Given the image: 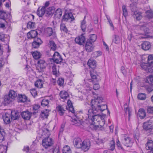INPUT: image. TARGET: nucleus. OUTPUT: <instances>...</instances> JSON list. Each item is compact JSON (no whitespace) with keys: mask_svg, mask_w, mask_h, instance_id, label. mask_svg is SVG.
<instances>
[{"mask_svg":"<svg viewBox=\"0 0 153 153\" xmlns=\"http://www.w3.org/2000/svg\"><path fill=\"white\" fill-rule=\"evenodd\" d=\"M100 87L99 84H94L93 86V89L95 90H98Z\"/></svg>","mask_w":153,"mask_h":153,"instance_id":"obj_64","label":"nucleus"},{"mask_svg":"<svg viewBox=\"0 0 153 153\" xmlns=\"http://www.w3.org/2000/svg\"><path fill=\"white\" fill-rule=\"evenodd\" d=\"M56 110L58 112L59 114L61 116L63 115L65 111L63 106L59 105H58L57 106Z\"/></svg>","mask_w":153,"mask_h":153,"instance_id":"obj_29","label":"nucleus"},{"mask_svg":"<svg viewBox=\"0 0 153 153\" xmlns=\"http://www.w3.org/2000/svg\"><path fill=\"white\" fill-rule=\"evenodd\" d=\"M32 113L28 111H26L22 112L21 113L22 117L26 120H29L31 116Z\"/></svg>","mask_w":153,"mask_h":153,"instance_id":"obj_19","label":"nucleus"},{"mask_svg":"<svg viewBox=\"0 0 153 153\" xmlns=\"http://www.w3.org/2000/svg\"><path fill=\"white\" fill-rule=\"evenodd\" d=\"M97 39V36L96 34H92L90 35V40L91 43L93 42H95Z\"/></svg>","mask_w":153,"mask_h":153,"instance_id":"obj_48","label":"nucleus"},{"mask_svg":"<svg viewBox=\"0 0 153 153\" xmlns=\"http://www.w3.org/2000/svg\"><path fill=\"white\" fill-rule=\"evenodd\" d=\"M32 55L33 58L35 59H38L40 57V53L37 51H35L33 52Z\"/></svg>","mask_w":153,"mask_h":153,"instance_id":"obj_43","label":"nucleus"},{"mask_svg":"<svg viewBox=\"0 0 153 153\" xmlns=\"http://www.w3.org/2000/svg\"><path fill=\"white\" fill-rule=\"evenodd\" d=\"M110 150L113 151L114 150L115 147V142L114 140H112L109 143Z\"/></svg>","mask_w":153,"mask_h":153,"instance_id":"obj_49","label":"nucleus"},{"mask_svg":"<svg viewBox=\"0 0 153 153\" xmlns=\"http://www.w3.org/2000/svg\"><path fill=\"white\" fill-rule=\"evenodd\" d=\"M37 32L35 30L30 31L27 33V36L28 38H37L36 36L37 35Z\"/></svg>","mask_w":153,"mask_h":153,"instance_id":"obj_25","label":"nucleus"},{"mask_svg":"<svg viewBox=\"0 0 153 153\" xmlns=\"http://www.w3.org/2000/svg\"><path fill=\"white\" fill-rule=\"evenodd\" d=\"M82 143L81 149L84 152H86L88 150L90 147V141L89 140L87 139L84 140Z\"/></svg>","mask_w":153,"mask_h":153,"instance_id":"obj_7","label":"nucleus"},{"mask_svg":"<svg viewBox=\"0 0 153 153\" xmlns=\"http://www.w3.org/2000/svg\"><path fill=\"white\" fill-rule=\"evenodd\" d=\"M59 95L61 98L63 99H66L68 96V93L65 91H61Z\"/></svg>","mask_w":153,"mask_h":153,"instance_id":"obj_36","label":"nucleus"},{"mask_svg":"<svg viewBox=\"0 0 153 153\" xmlns=\"http://www.w3.org/2000/svg\"><path fill=\"white\" fill-rule=\"evenodd\" d=\"M3 121L6 124H9L11 122V117L10 116V111L5 113L3 116Z\"/></svg>","mask_w":153,"mask_h":153,"instance_id":"obj_14","label":"nucleus"},{"mask_svg":"<svg viewBox=\"0 0 153 153\" xmlns=\"http://www.w3.org/2000/svg\"><path fill=\"white\" fill-rule=\"evenodd\" d=\"M85 48L88 52H91L93 51L94 47L91 42L90 41H87L86 43Z\"/></svg>","mask_w":153,"mask_h":153,"instance_id":"obj_24","label":"nucleus"},{"mask_svg":"<svg viewBox=\"0 0 153 153\" xmlns=\"http://www.w3.org/2000/svg\"><path fill=\"white\" fill-rule=\"evenodd\" d=\"M4 98L3 103L5 105H7L13 101V100L7 95H5Z\"/></svg>","mask_w":153,"mask_h":153,"instance_id":"obj_31","label":"nucleus"},{"mask_svg":"<svg viewBox=\"0 0 153 153\" xmlns=\"http://www.w3.org/2000/svg\"><path fill=\"white\" fill-rule=\"evenodd\" d=\"M71 10H66L62 17V20L66 22H72L75 20V18L71 11Z\"/></svg>","mask_w":153,"mask_h":153,"instance_id":"obj_4","label":"nucleus"},{"mask_svg":"<svg viewBox=\"0 0 153 153\" xmlns=\"http://www.w3.org/2000/svg\"><path fill=\"white\" fill-rule=\"evenodd\" d=\"M116 145L118 148V149H123L122 145L120 143V141L118 140H117L116 141Z\"/></svg>","mask_w":153,"mask_h":153,"instance_id":"obj_57","label":"nucleus"},{"mask_svg":"<svg viewBox=\"0 0 153 153\" xmlns=\"http://www.w3.org/2000/svg\"><path fill=\"white\" fill-rule=\"evenodd\" d=\"M146 90L149 92H150L153 90V86L149 85L146 88Z\"/></svg>","mask_w":153,"mask_h":153,"instance_id":"obj_59","label":"nucleus"},{"mask_svg":"<svg viewBox=\"0 0 153 153\" xmlns=\"http://www.w3.org/2000/svg\"><path fill=\"white\" fill-rule=\"evenodd\" d=\"M146 149L150 150L149 153H153V141L149 140L146 144Z\"/></svg>","mask_w":153,"mask_h":153,"instance_id":"obj_18","label":"nucleus"},{"mask_svg":"<svg viewBox=\"0 0 153 153\" xmlns=\"http://www.w3.org/2000/svg\"><path fill=\"white\" fill-rule=\"evenodd\" d=\"M121 42V39L119 36L115 35L114 39L112 40L113 43L115 44H119Z\"/></svg>","mask_w":153,"mask_h":153,"instance_id":"obj_37","label":"nucleus"},{"mask_svg":"<svg viewBox=\"0 0 153 153\" xmlns=\"http://www.w3.org/2000/svg\"><path fill=\"white\" fill-rule=\"evenodd\" d=\"M125 111L126 113V114H128V115L129 118L131 116V108L128 107H127L126 108H125Z\"/></svg>","mask_w":153,"mask_h":153,"instance_id":"obj_50","label":"nucleus"},{"mask_svg":"<svg viewBox=\"0 0 153 153\" xmlns=\"http://www.w3.org/2000/svg\"><path fill=\"white\" fill-rule=\"evenodd\" d=\"M52 59L53 61L56 63L58 64L61 62L62 61V58L59 55V53L57 52H55L53 56Z\"/></svg>","mask_w":153,"mask_h":153,"instance_id":"obj_13","label":"nucleus"},{"mask_svg":"<svg viewBox=\"0 0 153 153\" xmlns=\"http://www.w3.org/2000/svg\"><path fill=\"white\" fill-rule=\"evenodd\" d=\"M62 10L61 9L58 8L55 11L54 17L56 18L60 19L62 16Z\"/></svg>","mask_w":153,"mask_h":153,"instance_id":"obj_30","label":"nucleus"},{"mask_svg":"<svg viewBox=\"0 0 153 153\" xmlns=\"http://www.w3.org/2000/svg\"><path fill=\"white\" fill-rule=\"evenodd\" d=\"M137 98L140 100H145L146 98V95L145 94L140 93L138 95Z\"/></svg>","mask_w":153,"mask_h":153,"instance_id":"obj_44","label":"nucleus"},{"mask_svg":"<svg viewBox=\"0 0 153 153\" xmlns=\"http://www.w3.org/2000/svg\"><path fill=\"white\" fill-rule=\"evenodd\" d=\"M147 111L149 113H153V107H149L147 108Z\"/></svg>","mask_w":153,"mask_h":153,"instance_id":"obj_62","label":"nucleus"},{"mask_svg":"<svg viewBox=\"0 0 153 153\" xmlns=\"http://www.w3.org/2000/svg\"><path fill=\"white\" fill-rule=\"evenodd\" d=\"M50 2L49 1H46L44 5L42 6L41 8L39 7L37 11L36 14L39 17H42L45 13L46 16V8L49 6Z\"/></svg>","mask_w":153,"mask_h":153,"instance_id":"obj_5","label":"nucleus"},{"mask_svg":"<svg viewBox=\"0 0 153 153\" xmlns=\"http://www.w3.org/2000/svg\"><path fill=\"white\" fill-rule=\"evenodd\" d=\"M47 66V63L44 60L40 59L37 62V68H39L40 71H42L45 69Z\"/></svg>","mask_w":153,"mask_h":153,"instance_id":"obj_17","label":"nucleus"},{"mask_svg":"<svg viewBox=\"0 0 153 153\" xmlns=\"http://www.w3.org/2000/svg\"><path fill=\"white\" fill-rule=\"evenodd\" d=\"M142 49L145 51L149 50L151 48V45L148 41L143 42L141 45Z\"/></svg>","mask_w":153,"mask_h":153,"instance_id":"obj_27","label":"nucleus"},{"mask_svg":"<svg viewBox=\"0 0 153 153\" xmlns=\"http://www.w3.org/2000/svg\"><path fill=\"white\" fill-rule=\"evenodd\" d=\"M131 10L132 12H133V17L134 18H135L137 20H140L141 18V13L138 11H136V7H132L131 6Z\"/></svg>","mask_w":153,"mask_h":153,"instance_id":"obj_8","label":"nucleus"},{"mask_svg":"<svg viewBox=\"0 0 153 153\" xmlns=\"http://www.w3.org/2000/svg\"><path fill=\"white\" fill-rule=\"evenodd\" d=\"M148 63L150 65L153 63V57L152 55H150L148 56Z\"/></svg>","mask_w":153,"mask_h":153,"instance_id":"obj_51","label":"nucleus"},{"mask_svg":"<svg viewBox=\"0 0 153 153\" xmlns=\"http://www.w3.org/2000/svg\"><path fill=\"white\" fill-rule=\"evenodd\" d=\"M66 108L69 111H70L76 117V118L72 120V121L74 123L73 125H74L76 126H79L81 125V123L80 121V120H81L79 118L81 117H79V115H80L82 117V115H83V114H82L81 112H80V111L83 110H80L78 113H75L73 106L69 107H66Z\"/></svg>","mask_w":153,"mask_h":153,"instance_id":"obj_2","label":"nucleus"},{"mask_svg":"<svg viewBox=\"0 0 153 153\" xmlns=\"http://www.w3.org/2000/svg\"><path fill=\"white\" fill-rule=\"evenodd\" d=\"M40 105L37 104H35L33 105V110L35 111L33 112V114H35L38 112V110L40 108Z\"/></svg>","mask_w":153,"mask_h":153,"instance_id":"obj_42","label":"nucleus"},{"mask_svg":"<svg viewBox=\"0 0 153 153\" xmlns=\"http://www.w3.org/2000/svg\"><path fill=\"white\" fill-rule=\"evenodd\" d=\"M7 147L6 146L0 145V153H6Z\"/></svg>","mask_w":153,"mask_h":153,"instance_id":"obj_41","label":"nucleus"},{"mask_svg":"<svg viewBox=\"0 0 153 153\" xmlns=\"http://www.w3.org/2000/svg\"><path fill=\"white\" fill-rule=\"evenodd\" d=\"M148 17L149 18H153V12L151 10H148L146 12Z\"/></svg>","mask_w":153,"mask_h":153,"instance_id":"obj_53","label":"nucleus"},{"mask_svg":"<svg viewBox=\"0 0 153 153\" xmlns=\"http://www.w3.org/2000/svg\"><path fill=\"white\" fill-rule=\"evenodd\" d=\"M18 100L19 102H24L27 101V99L25 95L18 94Z\"/></svg>","mask_w":153,"mask_h":153,"instance_id":"obj_28","label":"nucleus"},{"mask_svg":"<svg viewBox=\"0 0 153 153\" xmlns=\"http://www.w3.org/2000/svg\"><path fill=\"white\" fill-rule=\"evenodd\" d=\"M83 141L79 138H75L74 141V146L77 148H81Z\"/></svg>","mask_w":153,"mask_h":153,"instance_id":"obj_20","label":"nucleus"},{"mask_svg":"<svg viewBox=\"0 0 153 153\" xmlns=\"http://www.w3.org/2000/svg\"><path fill=\"white\" fill-rule=\"evenodd\" d=\"M30 92L33 97H35L37 95V92L34 89L31 90Z\"/></svg>","mask_w":153,"mask_h":153,"instance_id":"obj_60","label":"nucleus"},{"mask_svg":"<svg viewBox=\"0 0 153 153\" xmlns=\"http://www.w3.org/2000/svg\"><path fill=\"white\" fill-rule=\"evenodd\" d=\"M37 132L39 135V137H44L45 136L49 137L50 135V132L49 130L45 128L39 129Z\"/></svg>","mask_w":153,"mask_h":153,"instance_id":"obj_11","label":"nucleus"},{"mask_svg":"<svg viewBox=\"0 0 153 153\" xmlns=\"http://www.w3.org/2000/svg\"><path fill=\"white\" fill-rule=\"evenodd\" d=\"M11 120H16L19 117V114L16 110H13L10 111Z\"/></svg>","mask_w":153,"mask_h":153,"instance_id":"obj_26","label":"nucleus"},{"mask_svg":"<svg viewBox=\"0 0 153 153\" xmlns=\"http://www.w3.org/2000/svg\"><path fill=\"white\" fill-rule=\"evenodd\" d=\"M88 65L90 68L94 69L96 66V61L93 59H90L88 61Z\"/></svg>","mask_w":153,"mask_h":153,"instance_id":"obj_33","label":"nucleus"},{"mask_svg":"<svg viewBox=\"0 0 153 153\" xmlns=\"http://www.w3.org/2000/svg\"><path fill=\"white\" fill-rule=\"evenodd\" d=\"M142 68L147 72H153V67L149 65L147 63H142L140 65Z\"/></svg>","mask_w":153,"mask_h":153,"instance_id":"obj_10","label":"nucleus"},{"mask_svg":"<svg viewBox=\"0 0 153 153\" xmlns=\"http://www.w3.org/2000/svg\"><path fill=\"white\" fill-rule=\"evenodd\" d=\"M62 151L63 153H72L70 147L67 145L63 147Z\"/></svg>","mask_w":153,"mask_h":153,"instance_id":"obj_39","label":"nucleus"},{"mask_svg":"<svg viewBox=\"0 0 153 153\" xmlns=\"http://www.w3.org/2000/svg\"><path fill=\"white\" fill-rule=\"evenodd\" d=\"M13 100L17 97L16 92L14 90H11L9 91L8 95H7Z\"/></svg>","mask_w":153,"mask_h":153,"instance_id":"obj_34","label":"nucleus"},{"mask_svg":"<svg viewBox=\"0 0 153 153\" xmlns=\"http://www.w3.org/2000/svg\"><path fill=\"white\" fill-rule=\"evenodd\" d=\"M80 27L81 29H86L87 28H88L89 27L86 24V20H84L81 21Z\"/></svg>","mask_w":153,"mask_h":153,"instance_id":"obj_40","label":"nucleus"},{"mask_svg":"<svg viewBox=\"0 0 153 153\" xmlns=\"http://www.w3.org/2000/svg\"><path fill=\"white\" fill-rule=\"evenodd\" d=\"M138 114L139 117L141 119L144 118L146 116V112L143 108L140 109L138 110Z\"/></svg>","mask_w":153,"mask_h":153,"instance_id":"obj_32","label":"nucleus"},{"mask_svg":"<svg viewBox=\"0 0 153 153\" xmlns=\"http://www.w3.org/2000/svg\"><path fill=\"white\" fill-rule=\"evenodd\" d=\"M153 123L150 121H149L144 123L143 126V128L145 130H149L153 128Z\"/></svg>","mask_w":153,"mask_h":153,"instance_id":"obj_23","label":"nucleus"},{"mask_svg":"<svg viewBox=\"0 0 153 153\" xmlns=\"http://www.w3.org/2000/svg\"><path fill=\"white\" fill-rule=\"evenodd\" d=\"M146 82L149 83H152L153 82V76L150 75L147 77Z\"/></svg>","mask_w":153,"mask_h":153,"instance_id":"obj_54","label":"nucleus"},{"mask_svg":"<svg viewBox=\"0 0 153 153\" xmlns=\"http://www.w3.org/2000/svg\"><path fill=\"white\" fill-rule=\"evenodd\" d=\"M64 82V80L62 78H59L57 81V82L58 85L60 86L63 85Z\"/></svg>","mask_w":153,"mask_h":153,"instance_id":"obj_58","label":"nucleus"},{"mask_svg":"<svg viewBox=\"0 0 153 153\" xmlns=\"http://www.w3.org/2000/svg\"><path fill=\"white\" fill-rule=\"evenodd\" d=\"M7 22L6 20L5 22L3 21L2 20H0V28H4L5 25H6Z\"/></svg>","mask_w":153,"mask_h":153,"instance_id":"obj_55","label":"nucleus"},{"mask_svg":"<svg viewBox=\"0 0 153 153\" xmlns=\"http://www.w3.org/2000/svg\"><path fill=\"white\" fill-rule=\"evenodd\" d=\"M39 29H52L51 27H46V25L45 24L42 23H40L39 26ZM37 29H38V28Z\"/></svg>","mask_w":153,"mask_h":153,"instance_id":"obj_56","label":"nucleus"},{"mask_svg":"<svg viewBox=\"0 0 153 153\" xmlns=\"http://www.w3.org/2000/svg\"><path fill=\"white\" fill-rule=\"evenodd\" d=\"M144 33L143 34L147 38L153 37V29H143Z\"/></svg>","mask_w":153,"mask_h":153,"instance_id":"obj_22","label":"nucleus"},{"mask_svg":"<svg viewBox=\"0 0 153 153\" xmlns=\"http://www.w3.org/2000/svg\"><path fill=\"white\" fill-rule=\"evenodd\" d=\"M5 35L3 33H0V40L2 41H4L5 40Z\"/></svg>","mask_w":153,"mask_h":153,"instance_id":"obj_61","label":"nucleus"},{"mask_svg":"<svg viewBox=\"0 0 153 153\" xmlns=\"http://www.w3.org/2000/svg\"><path fill=\"white\" fill-rule=\"evenodd\" d=\"M85 40V38L82 35L76 37L75 39V41L76 43L79 45H82L83 43H84Z\"/></svg>","mask_w":153,"mask_h":153,"instance_id":"obj_21","label":"nucleus"},{"mask_svg":"<svg viewBox=\"0 0 153 153\" xmlns=\"http://www.w3.org/2000/svg\"><path fill=\"white\" fill-rule=\"evenodd\" d=\"M55 8L54 6L46 8V16L51 17L55 12Z\"/></svg>","mask_w":153,"mask_h":153,"instance_id":"obj_15","label":"nucleus"},{"mask_svg":"<svg viewBox=\"0 0 153 153\" xmlns=\"http://www.w3.org/2000/svg\"><path fill=\"white\" fill-rule=\"evenodd\" d=\"M102 97H98L95 100H92L91 102L92 109L82 110L80 111L82 114V117L79 118L86 124L94 125L99 122L101 119V116L97 112L103 111L107 108L106 104L103 102Z\"/></svg>","mask_w":153,"mask_h":153,"instance_id":"obj_1","label":"nucleus"},{"mask_svg":"<svg viewBox=\"0 0 153 153\" xmlns=\"http://www.w3.org/2000/svg\"><path fill=\"white\" fill-rule=\"evenodd\" d=\"M35 23L34 22L29 21L27 24V28H35Z\"/></svg>","mask_w":153,"mask_h":153,"instance_id":"obj_47","label":"nucleus"},{"mask_svg":"<svg viewBox=\"0 0 153 153\" xmlns=\"http://www.w3.org/2000/svg\"><path fill=\"white\" fill-rule=\"evenodd\" d=\"M123 10V14L126 17L128 15V12L126 8V7L125 5H123L122 7Z\"/></svg>","mask_w":153,"mask_h":153,"instance_id":"obj_52","label":"nucleus"},{"mask_svg":"<svg viewBox=\"0 0 153 153\" xmlns=\"http://www.w3.org/2000/svg\"><path fill=\"white\" fill-rule=\"evenodd\" d=\"M42 43V42L40 38H35L34 39L32 43V46L33 48H37Z\"/></svg>","mask_w":153,"mask_h":153,"instance_id":"obj_16","label":"nucleus"},{"mask_svg":"<svg viewBox=\"0 0 153 153\" xmlns=\"http://www.w3.org/2000/svg\"><path fill=\"white\" fill-rule=\"evenodd\" d=\"M49 102V100L46 99H43L41 102V105L43 106H48Z\"/></svg>","mask_w":153,"mask_h":153,"instance_id":"obj_45","label":"nucleus"},{"mask_svg":"<svg viewBox=\"0 0 153 153\" xmlns=\"http://www.w3.org/2000/svg\"><path fill=\"white\" fill-rule=\"evenodd\" d=\"M11 18V14L10 13H7L5 11L0 10V20H2L5 22L7 19L10 20Z\"/></svg>","mask_w":153,"mask_h":153,"instance_id":"obj_6","label":"nucleus"},{"mask_svg":"<svg viewBox=\"0 0 153 153\" xmlns=\"http://www.w3.org/2000/svg\"><path fill=\"white\" fill-rule=\"evenodd\" d=\"M107 18L108 20V22L109 23V25L111 26V27L114 28V25L113 24L112 21L110 19V18L109 17L107 16Z\"/></svg>","mask_w":153,"mask_h":153,"instance_id":"obj_63","label":"nucleus"},{"mask_svg":"<svg viewBox=\"0 0 153 153\" xmlns=\"http://www.w3.org/2000/svg\"><path fill=\"white\" fill-rule=\"evenodd\" d=\"M90 76L91 78V79H88L84 85L85 87H86V90L87 91H91L92 88L91 87V85L88 83V82H92V83H94L95 82L97 81V76L96 74L93 71L90 72Z\"/></svg>","mask_w":153,"mask_h":153,"instance_id":"obj_3","label":"nucleus"},{"mask_svg":"<svg viewBox=\"0 0 153 153\" xmlns=\"http://www.w3.org/2000/svg\"><path fill=\"white\" fill-rule=\"evenodd\" d=\"M48 116V110H46L41 112L40 117L42 118H47Z\"/></svg>","mask_w":153,"mask_h":153,"instance_id":"obj_38","label":"nucleus"},{"mask_svg":"<svg viewBox=\"0 0 153 153\" xmlns=\"http://www.w3.org/2000/svg\"><path fill=\"white\" fill-rule=\"evenodd\" d=\"M43 81L41 79H38L35 83V86L36 87L41 88L43 86Z\"/></svg>","mask_w":153,"mask_h":153,"instance_id":"obj_35","label":"nucleus"},{"mask_svg":"<svg viewBox=\"0 0 153 153\" xmlns=\"http://www.w3.org/2000/svg\"><path fill=\"white\" fill-rule=\"evenodd\" d=\"M123 143L127 147H131L133 145V141L130 138L127 137H125L122 140Z\"/></svg>","mask_w":153,"mask_h":153,"instance_id":"obj_12","label":"nucleus"},{"mask_svg":"<svg viewBox=\"0 0 153 153\" xmlns=\"http://www.w3.org/2000/svg\"><path fill=\"white\" fill-rule=\"evenodd\" d=\"M49 45L52 50L53 51H55L56 48V46L54 42L53 41H50L49 42Z\"/></svg>","mask_w":153,"mask_h":153,"instance_id":"obj_46","label":"nucleus"},{"mask_svg":"<svg viewBox=\"0 0 153 153\" xmlns=\"http://www.w3.org/2000/svg\"><path fill=\"white\" fill-rule=\"evenodd\" d=\"M52 143V139L49 137H45L42 141V145L45 148L51 146Z\"/></svg>","mask_w":153,"mask_h":153,"instance_id":"obj_9","label":"nucleus"}]
</instances>
